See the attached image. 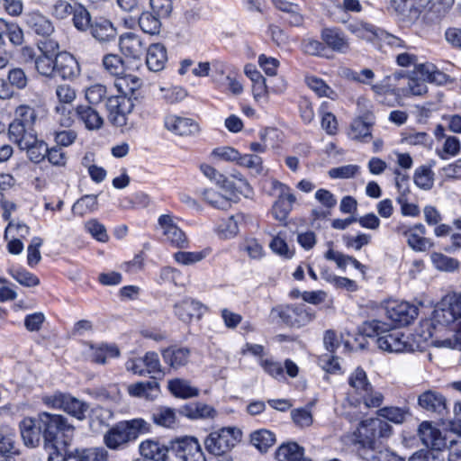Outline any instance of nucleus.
Masks as SVG:
<instances>
[{
  "label": "nucleus",
  "mask_w": 461,
  "mask_h": 461,
  "mask_svg": "<svg viewBox=\"0 0 461 461\" xmlns=\"http://www.w3.org/2000/svg\"><path fill=\"white\" fill-rule=\"evenodd\" d=\"M363 332L367 337H377V346L389 353L422 351L432 340L431 323L426 321L410 336L397 330H390L389 325L378 321H366Z\"/></svg>",
  "instance_id": "f257e3e1"
},
{
  "label": "nucleus",
  "mask_w": 461,
  "mask_h": 461,
  "mask_svg": "<svg viewBox=\"0 0 461 461\" xmlns=\"http://www.w3.org/2000/svg\"><path fill=\"white\" fill-rule=\"evenodd\" d=\"M393 432L392 426L379 418L362 420L357 429L348 437L358 456L366 460L376 458L382 451H389L382 447V440L388 438Z\"/></svg>",
  "instance_id": "f03ea898"
},
{
  "label": "nucleus",
  "mask_w": 461,
  "mask_h": 461,
  "mask_svg": "<svg viewBox=\"0 0 461 461\" xmlns=\"http://www.w3.org/2000/svg\"><path fill=\"white\" fill-rule=\"evenodd\" d=\"M37 419L42 430L44 447L52 448L57 455L61 454L73 437L74 426L61 414L42 411L37 414Z\"/></svg>",
  "instance_id": "7ed1b4c3"
},
{
  "label": "nucleus",
  "mask_w": 461,
  "mask_h": 461,
  "mask_svg": "<svg viewBox=\"0 0 461 461\" xmlns=\"http://www.w3.org/2000/svg\"><path fill=\"white\" fill-rule=\"evenodd\" d=\"M151 425L141 418L122 420L104 434V443L111 450L125 449L140 435L150 432Z\"/></svg>",
  "instance_id": "20e7f679"
},
{
  "label": "nucleus",
  "mask_w": 461,
  "mask_h": 461,
  "mask_svg": "<svg viewBox=\"0 0 461 461\" xmlns=\"http://www.w3.org/2000/svg\"><path fill=\"white\" fill-rule=\"evenodd\" d=\"M348 383L350 388L348 401L351 405L357 406L361 402L366 408H378L382 405L383 393L374 388L363 368H356L349 375Z\"/></svg>",
  "instance_id": "39448f33"
},
{
  "label": "nucleus",
  "mask_w": 461,
  "mask_h": 461,
  "mask_svg": "<svg viewBox=\"0 0 461 461\" xmlns=\"http://www.w3.org/2000/svg\"><path fill=\"white\" fill-rule=\"evenodd\" d=\"M242 438V431L236 427H226L211 432L204 440L205 449L212 455L229 453Z\"/></svg>",
  "instance_id": "423d86ee"
},
{
  "label": "nucleus",
  "mask_w": 461,
  "mask_h": 461,
  "mask_svg": "<svg viewBox=\"0 0 461 461\" xmlns=\"http://www.w3.org/2000/svg\"><path fill=\"white\" fill-rule=\"evenodd\" d=\"M42 402L48 407L62 410L78 420L86 419L89 405L70 393L55 392L52 394L45 395Z\"/></svg>",
  "instance_id": "0eeeda50"
},
{
  "label": "nucleus",
  "mask_w": 461,
  "mask_h": 461,
  "mask_svg": "<svg viewBox=\"0 0 461 461\" xmlns=\"http://www.w3.org/2000/svg\"><path fill=\"white\" fill-rule=\"evenodd\" d=\"M170 452L181 461H206L196 438L184 436L170 440Z\"/></svg>",
  "instance_id": "6e6552de"
},
{
  "label": "nucleus",
  "mask_w": 461,
  "mask_h": 461,
  "mask_svg": "<svg viewBox=\"0 0 461 461\" xmlns=\"http://www.w3.org/2000/svg\"><path fill=\"white\" fill-rule=\"evenodd\" d=\"M134 107V103L124 95H113L107 98L106 108L110 122L116 127L127 124V116Z\"/></svg>",
  "instance_id": "1a4fd4ad"
},
{
  "label": "nucleus",
  "mask_w": 461,
  "mask_h": 461,
  "mask_svg": "<svg viewBox=\"0 0 461 461\" xmlns=\"http://www.w3.org/2000/svg\"><path fill=\"white\" fill-rule=\"evenodd\" d=\"M271 194L278 196L274 203L271 214L283 226L288 225V188L277 180L271 181Z\"/></svg>",
  "instance_id": "9d476101"
},
{
  "label": "nucleus",
  "mask_w": 461,
  "mask_h": 461,
  "mask_svg": "<svg viewBox=\"0 0 461 461\" xmlns=\"http://www.w3.org/2000/svg\"><path fill=\"white\" fill-rule=\"evenodd\" d=\"M418 312V307L408 302L393 301L386 306L387 317L401 326L411 323L417 318Z\"/></svg>",
  "instance_id": "9b49d317"
},
{
  "label": "nucleus",
  "mask_w": 461,
  "mask_h": 461,
  "mask_svg": "<svg viewBox=\"0 0 461 461\" xmlns=\"http://www.w3.org/2000/svg\"><path fill=\"white\" fill-rule=\"evenodd\" d=\"M61 460L57 461H107L108 453L104 447L75 448L68 449L66 447L61 454ZM48 461H54L50 456Z\"/></svg>",
  "instance_id": "f8f14e48"
},
{
  "label": "nucleus",
  "mask_w": 461,
  "mask_h": 461,
  "mask_svg": "<svg viewBox=\"0 0 461 461\" xmlns=\"http://www.w3.org/2000/svg\"><path fill=\"white\" fill-rule=\"evenodd\" d=\"M418 435L424 446L434 450H443L447 446V435L434 427L429 421H423L418 429Z\"/></svg>",
  "instance_id": "ddd939ff"
},
{
  "label": "nucleus",
  "mask_w": 461,
  "mask_h": 461,
  "mask_svg": "<svg viewBox=\"0 0 461 461\" xmlns=\"http://www.w3.org/2000/svg\"><path fill=\"white\" fill-rule=\"evenodd\" d=\"M80 74V67L76 58L67 51L55 55V77L64 80H72Z\"/></svg>",
  "instance_id": "4468645a"
},
{
  "label": "nucleus",
  "mask_w": 461,
  "mask_h": 461,
  "mask_svg": "<svg viewBox=\"0 0 461 461\" xmlns=\"http://www.w3.org/2000/svg\"><path fill=\"white\" fill-rule=\"evenodd\" d=\"M158 221L167 242L176 248L184 249L187 247L188 240L185 232L176 225L170 215L162 214Z\"/></svg>",
  "instance_id": "2eb2a0df"
},
{
  "label": "nucleus",
  "mask_w": 461,
  "mask_h": 461,
  "mask_svg": "<svg viewBox=\"0 0 461 461\" xmlns=\"http://www.w3.org/2000/svg\"><path fill=\"white\" fill-rule=\"evenodd\" d=\"M321 39L326 48L328 47L335 52L346 53L349 50L348 38L340 28H323L321 32Z\"/></svg>",
  "instance_id": "dca6fc26"
},
{
  "label": "nucleus",
  "mask_w": 461,
  "mask_h": 461,
  "mask_svg": "<svg viewBox=\"0 0 461 461\" xmlns=\"http://www.w3.org/2000/svg\"><path fill=\"white\" fill-rule=\"evenodd\" d=\"M164 126L167 131L180 136L194 135L200 131L199 125L194 120L175 114L165 117Z\"/></svg>",
  "instance_id": "f3484780"
},
{
  "label": "nucleus",
  "mask_w": 461,
  "mask_h": 461,
  "mask_svg": "<svg viewBox=\"0 0 461 461\" xmlns=\"http://www.w3.org/2000/svg\"><path fill=\"white\" fill-rule=\"evenodd\" d=\"M21 437L25 446L35 447L43 441V434L37 416L25 417L19 423Z\"/></svg>",
  "instance_id": "a211bd4d"
},
{
  "label": "nucleus",
  "mask_w": 461,
  "mask_h": 461,
  "mask_svg": "<svg viewBox=\"0 0 461 461\" xmlns=\"http://www.w3.org/2000/svg\"><path fill=\"white\" fill-rule=\"evenodd\" d=\"M23 20L28 29L39 36L49 37L54 32L52 22L38 11L24 14Z\"/></svg>",
  "instance_id": "6ab92c4d"
},
{
  "label": "nucleus",
  "mask_w": 461,
  "mask_h": 461,
  "mask_svg": "<svg viewBox=\"0 0 461 461\" xmlns=\"http://www.w3.org/2000/svg\"><path fill=\"white\" fill-rule=\"evenodd\" d=\"M161 356L165 364L177 370L185 366L191 357V350L187 347L172 345L161 350Z\"/></svg>",
  "instance_id": "aec40b11"
},
{
  "label": "nucleus",
  "mask_w": 461,
  "mask_h": 461,
  "mask_svg": "<svg viewBox=\"0 0 461 461\" xmlns=\"http://www.w3.org/2000/svg\"><path fill=\"white\" fill-rule=\"evenodd\" d=\"M204 310L201 303L192 299H185L174 306L175 315L185 323H189L194 318L200 320Z\"/></svg>",
  "instance_id": "412c9836"
},
{
  "label": "nucleus",
  "mask_w": 461,
  "mask_h": 461,
  "mask_svg": "<svg viewBox=\"0 0 461 461\" xmlns=\"http://www.w3.org/2000/svg\"><path fill=\"white\" fill-rule=\"evenodd\" d=\"M143 459L151 461H169L170 443L167 446L158 440L146 439L139 446Z\"/></svg>",
  "instance_id": "4be33fe9"
},
{
  "label": "nucleus",
  "mask_w": 461,
  "mask_h": 461,
  "mask_svg": "<svg viewBox=\"0 0 461 461\" xmlns=\"http://www.w3.org/2000/svg\"><path fill=\"white\" fill-rule=\"evenodd\" d=\"M419 405L427 411L443 414L447 409V401L442 393L434 390H428L418 397Z\"/></svg>",
  "instance_id": "5701e85b"
},
{
  "label": "nucleus",
  "mask_w": 461,
  "mask_h": 461,
  "mask_svg": "<svg viewBox=\"0 0 461 461\" xmlns=\"http://www.w3.org/2000/svg\"><path fill=\"white\" fill-rule=\"evenodd\" d=\"M114 85L120 93L119 95H124L133 103L140 97V87L141 81L136 76L125 73L119 78H116Z\"/></svg>",
  "instance_id": "b1692460"
},
{
  "label": "nucleus",
  "mask_w": 461,
  "mask_h": 461,
  "mask_svg": "<svg viewBox=\"0 0 461 461\" xmlns=\"http://www.w3.org/2000/svg\"><path fill=\"white\" fill-rule=\"evenodd\" d=\"M119 46L123 55L134 59H139L146 50L140 37L132 32L122 35L120 37Z\"/></svg>",
  "instance_id": "393cba45"
},
{
  "label": "nucleus",
  "mask_w": 461,
  "mask_h": 461,
  "mask_svg": "<svg viewBox=\"0 0 461 461\" xmlns=\"http://www.w3.org/2000/svg\"><path fill=\"white\" fill-rule=\"evenodd\" d=\"M145 50L148 68L154 72L161 71L167 60L166 47L162 43H152Z\"/></svg>",
  "instance_id": "a878e982"
},
{
  "label": "nucleus",
  "mask_w": 461,
  "mask_h": 461,
  "mask_svg": "<svg viewBox=\"0 0 461 461\" xmlns=\"http://www.w3.org/2000/svg\"><path fill=\"white\" fill-rule=\"evenodd\" d=\"M347 29L357 38L369 41L375 46L382 30L372 23L360 20L349 23Z\"/></svg>",
  "instance_id": "bb28decb"
},
{
  "label": "nucleus",
  "mask_w": 461,
  "mask_h": 461,
  "mask_svg": "<svg viewBox=\"0 0 461 461\" xmlns=\"http://www.w3.org/2000/svg\"><path fill=\"white\" fill-rule=\"evenodd\" d=\"M120 356V350L115 344L100 343L90 345V360L93 363L104 365L108 358H116Z\"/></svg>",
  "instance_id": "cd10ccee"
},
{
  "label": "nucleus",
  "mask_w": 461,
  "mask_h": 461,
  "mask_svg": "<svg viewBox=\"0 0 461 461\" xmlns=\"http://www.w3.org/2000/svg\"><path fill=\"white\" fill-rule=\"evenodd\" d=\"M75 114L87 130H98L104 124V120L99 113L90 105H77Z\"/></svg>",
  "instance_id": "c85d7f7f"
},
{
  "label": "nucleus",
  "mask_w": 461,
  "mask_h": 461,
  "mask_svg": "<svg viewBox=\"0 0 461 461\" xmlns=\"http://www.w3.org/2000/svg\"><path fill=\"white\" fill-rule=\"evenodd\" d=\"M373 124V116L368 113L353 120L349 130L350 138L353 140L368 141V139L371 138V128Z\"/></svg>",
  "instance_id": "c756f323"
},
{
  "label": "nucleus",
  "mask_w": 461,
  "mask_h": 461,
  "mask_svg": "<svg viewBox=\"0 0 461 461\" xmlns=\"http://www.w3.org/2000/svg\"><path fill=\"white\" fill-rule=\"evenodd\" d=\"M15 447V434L7 427L0 429V456L3 461H15L14 456L19 455Z\"/></svg>",
  "instance_id": "7c9ffc66"
},
{
  "label": "nucleus",
  "mask_w": 461,
  "mask_h": 461,
  "mask_svg": "<svg viewBox=\"0 0 461 461\" xmlns=\"http://www.w3.org/2000/svg\"><path fill=\"white\" fill-rule=\"evenodd\" d=\"M20 149L26 150L28 158L36 164L44 160L49 151L47 143L39 140L36 133L33 136H29V140L23 142V146Z\"/></svg>",
  "instance_id": "2f4dec72"
},
{
  "label": "nucleus",
  "mask_w": 461,
  "mask_h": 461,
  "mask_svg": "<svg viewBox=\"0 0 461 461\" xmlns=\"http://www.w3.org/2000/svg\"><path fill=\"white\" fill-rule=\"evenodd\" d=\"M177 414L190 420L213 417L215 410L210 405L201 402L186 403L176 410Z\"/></svg>",
  "instance_id": "473e14b6"
},
{
  "label": "nucleus",
  "mask_w": 461,
  "mask_h": 461,
  "mask_svg": "<svg viewBox=\"0 0 461 461\" xmlns=\"http://www.w3.org/2000/svg\"><path fill=\"white\" fill-rule=\"evenodd\" d=\"M88 31L100 42L110 41L116 36V30L113 23L104 18H95Z\"/></svg>",
  "instance_id": "72a5a7b5"
},
{
  "label": "nucleus",
  "mask_w": 461,
  "mask_h": 461,
  "mask_svg": "<svg viewBox=\"0 0 461 461\" xmlns=\"http://www.w3.org/2000/svg\"><path fill=\"white\" fill-rule=\"evenodd\" d=\"M249 442L260 453H267L276 442V437L270 430L260 429L250 433Z\"/></svg>",
  "instance_id": "f704fd0d"
},
{
  "label": "nucleus",
  "mask_w": 461,
  "mask_h": 461,
  "mask_svg": "<svg viewBox=\"0 0 461 461\" xmlns=\"http://www.w3.org/2000/svg\"><path fill=\"white\" fill-rule=\"evenodd\" d=\"M128 392L134 397L153 400L159 392V384L156 381L139 382L129 385Z\"/></svg>",
  "instance_id": "c9c22d12"
},
{
  "label": "nucleus",
  "mask_w": 461,
  "mask_h": 461,
  "mask_svg": "<svg viewBox=\"0 0 461 461\" xmlns=\"http://www.w3.org/2000/svg\"><path fill=\"white\" fill-rule=\"evenodd\" d=\"M41 54L37 56L34 61L37 72L49 78L55 77V55L50 54L49 50H43L40 48Z\"/></svg>",
  "instance_id": "e433bc0d"
},
{
  "label": "nucleus",
  "mask_w": 461,
  "mask_h": 461,
  "mask_svg": "<svg viewBox=\"0 0 461 461\" xmlns=\"http://www.w3.org/2000/svg\"><path fill=\"white\" fill-rule=\"evenodd\" d=\"M315 401H311L304 407L295 408L290 411V416L294 424L300 428H309L313 423L312 408Z\"/></svg>",
  "instance_id": "4c0bfd02"
},
{
  "label": "nucleus",
  "mask_w": 461,
  "mask_h": 461,
  "mask_svg": "<svg viewBox=\"0 0 461 461\" xmlns=\"http://www.w3.org/2000/svg\"><path fill=\"white\" fill-rule=\"evenodd\" d=\"M169 392L177 398L187 399L199 394V390L190 385L186 380L175 378L168 382Z\"/></svg>",
  "instance_id": "58836bf2"
},
{
  "label": "nucleus",
  "mask_w": 461,
  "mask_h": 461,
  "mask_svg": "<svg viewBox=\"0 0 461 461\" xmlns=\"http://www.w3.org/2000/svg\"><path fill=\"white\" fill-rule=\"evenodd\" d=\"M244 215L242 213H237L222 219L217 225V231L219 235L223 239H230L234 237L239 232V224L243 221Z\"/></svg>",
  "instance_id": "ea45409f"
},
{
  "label": "nucleus",
  "mask_w": 461,
  "mask_h": 461,
  "mask_svg": "<svg viewBox=\"0 0 461 461\" xmlns=\"http://www.w3.org/2000/svg\"><path fill=\"white\" fill-rule=\"evenodd\" d=\"M435 174L430 167L422 165L418 167L413 173V182L417 187L424 191L430 190L434 185Z\"/></svg>",
  "instance_id": "a19ab883"
},
{
  "label": "nucleus",
  "mask_w": 461,
  "mask_h": 461,
  "mask_svg": "<svg viewBox=\"0 0 461 461\" xmlns=\"http://www.w3.org/2000/svg\"><path fill=\"white\" fill-rule=\"evenodd\" d=\"M35 133V131L27 129V127L22 124V122H19L14 119L8 127L9 139L16 143L19 148L23 146V142H27V140H29V136H33Z\"/></svg>",
  "instance_id": "79ce46f5"
},
{
  "label": "nucleus",
  "mask_w": 461,
  "mask_h": 461,
  "mask_svg": "<svg viewBox=\"0 0 461 461\" xmlns=\"http://www.w3.org/2000/svg\"><path fill=\"white\" fill-rule=\"evenodd\" d=\"M72 22L75 28L81 32H88L93 23L89 11L79 3H76L74 7Z\"/></svg>",
  "instance_id": "37998d69"
},
{
  "label": "nucleus",
  "mask_w": 461,
  "mask_h": 461,
  "mask_svg": "<svg viewBox=\"0 0 461 461\" xmlns=\"http://www.w3.org/2000/svg\"><path fill=\"white\" fill-rule=\"evenodd\" d=\"M161 19L151 12H143L139 17V26L147 34L158 35L160 32Z\"/></svg>",
  "instance_id": "c03bdc74"
},
{
  "label": "nucleus",
  "mask_w": 461,
  "mask_h": 461,
  "mask_svg": "<svg viewBox=\"0 0 461 461\" xmlns=\"http://www.w3.org/2000/svg\"><path fill=\"white\" fill-rule=\"evenodd\" d=\"M305 82L318 96L327 97L331 100L338 98V94L321 78L315 76L306 77Z\"/></svg>",
  "instance_id": "a18cd8bd"
},
{
  "label": "nucleus",
  "mask_w": 461,
  "mask_h": 461,
  "mask_svg": "<svg viewBox=\"0 0 461 461\" xmlns=\"http://www.w3.org/2000/svg\"><path fill=\"white\" fill-rule=\"evenodd\" d=\"M38 119L37 111L28 105V104H21L15 108L14 111V120L19 122H22L27 129L31 131H34L33 127Z\"/></svg>",
  "instance_id": "49530a36"
},
{
  "label": "nucleus",
  "mask_w": 461,
  "mask_h": 461,
  "mask_svg": "<svg viewBox=\"0 0 461 461\" xmlns=\"http://www.w3.org/2000/svg\"><path fill=\"white\" fill-rule=\"evenodd\" d=\"M0 30L4 31V35H6L14 46H21L23 43V31L17 23L0 18Z\"/></svg>",
  "instance_id": "de8ad7c7"
},
{
  "label": "nucleus",
  "mask_w": 461,
  "mask_h": 461,
  "mask_svg": "<svg viewBox=\"0 0 461 461\" xmlns=\"http://www.w3.org/2000/svg\"><path fill=\"white\" fill-rule=\"evenodd\" d=\"M375 46L384 52L387 51L386 48L396 50L406 47L404 41L383 29L380 32Z\"/></svg>",
  "instance_id": "09e8293b"
},
{
  "label": "nucleus",
  "mask_w": 461,
  "mask_h": 461,
  "mask_svg": "<svg viewBox=\"0 0 461 461\" xmlns=\"http://www.w3.org/2000/svg\"><path fill=\"white\" fill-rule=\"evenodd\" d=\"M7 273L25 287H34L40 285L38 276L24 268L12 267L7 269Z\"/></svg>",
  "instance_id": "8fccbe9b"
},
{
  "label": "nucleus",
  "mask_w": 461,
  "mask_h": 461,
  "mask_svg": "<svg viewBox=\"0 0 461 461\" xmlns=\"http://www.w3.org/2000/svg\"><path fill=\"white\" fill-rule=\"evenodd\" d=\"M176 410L160 407L152 413V420L158 426L172 428L176 423Z\"/></svg>",
  "instance_id": "3c124183"
},
{
  "label": "nucleus",
  "mask_w": 461,
  "mask_h": 461,
  "mask_svg": "<svg viewBox=\"0 0 461 461\" xmlns=\"http://www.w3.org/2000/svg\"><path fill=\"white\" fill-rule=\"evenodd\" d=\"M98 195L86 194L79 198L72 206V212L79 216L95 212L98 208Z\"/></svg>",
  "instance_id": "603ef678"
},
{
  "label": "nucleus",
  "mask_w": 461,
  "mask_h": 461,
  "mask_svg": "<svg viewBox=\"0 0 461 461\" xmlns=\"http://www.w3.org/2000/svg\"><path fill=\"white\" fill-rule=\"evenodd\" d=\"M433 266L439 271L454 272L458 270L460 263L457 259L442 253L433 252L430 255Z\"/></svg>",
  "instance_id": "864d4df0"
},
{
  "label": "nucleus",
  "mask_w": 461,
  "mask_h": 461,
  "mask_svg": "<svg viewBox=\"0 0 461 461\" xmlns=\"http://www.w3.org/2000/svg\"><path fill=\"white\" fill-rule=\"evenodd\" d=\"M239 184H235L231 181H230L224 175L219 176L217 178L216 184L221 185L223 189H225L228 192H230L231 194H235L236 192H239L240 194L242 193H250L251 188L248 181L243 178L240 175L239 176H236Z\"/></svg>",
  "instance_id": "5fc2aeb1"
},
{
  "label": "nucleus",
  "mask_w": 461,
  "mask_h": 461,
  "mask_svg": "<svg viewBox=\"0 0 461 461\" xmlns=\"http://www.w3.org/2000/svg\"><path fill=\"white\" fill-rule=\"evenodd\" d=\"M201 194L206 203L216 209L228 210L231 205V198H228L213 189H204Z\"/></svg>",
  "instance_id": "6e6d98bb"
},
{
  "label": "nucleus",
  "mask_w": 461,
  "mask_h": 461,
  "mask_svg": "<svg viewBox=\"0 0 461 461\" xmlns=\"http://www.w3.org/2000/svg\"><path fill=\"white\" fill-rule=\"evenodd\" d=\"M103 65L111 75L117 78L125 74V63L119 55H105L103 59Z\"/></svg>",
  "instance_id": "4d7b16f0"
},
{
  "label": "nucleus",
  "mask_w": 461,
  "mask_h": 461,
  "mask_svg": "<svg viewBox=\"0 0 461 461\" xmlns=\"http://www.w3.org/2000/svg\"><path fill=\"white\" fill-rule=\"evenodd\" d=\"M402 234L407 238V243L415 251L423 252L433 246L429 239L419 235L411 230H405Z\"/></svg>",
  "instance_id": "13d9d810"
},
{
  "label": "nucleus",
  "mask_w": 461,
  "mask_h": 461,
  "mask_svg": "<svg viewBox=\"0 0 461 461\" xmlns=\"http://www.w3.org/2000/svg\"><path fill=\"white\" fill-rule=\"evenodd\" d=\"M378 415L396 424L402 423L409 414L407 409L399 407H384L378 410Z\"/></svg>",
  "instance_id": "bf43d9fd"
},
{
  "label": "nucleus",
  "mask_w": 461,
  "mask_h": 461,
  "mask_svg": "<svg viewBox=\"0 0 461 461\" xmlns=\"http://www.w3.org/2000/svg\"><path fill=\"white\" fill-rule=\"evenodd\" d=\"M85 229L97 241L107 242L109 240L105 226L96 219L87 221Z\"/></svg>",
  "instance_id": "052dcab7"
},
{
  "label": "nucleus",
  "mask_w": 461,
  "mask_h": 461,
  "mask_svg": "<svg viewBox=\"0 0 461 461\" xmlns=\"http://www.w3.org/2000/svg\"><path fill=\"white\" fill-rule=\"evenodd\" d=\"M142 361L146 374L164 375L158 353L154 351L147 352L142 357Z\"/></svg>",
  "instance_id": "680f3d73"
},
{
  "label": "nucleus",
  "mask_w": 461,
  "mask_h": 461,
  "mask_svg": "<svg viewBox=\"0 0 461 461\" xmlns=\"http://www.w3.org/2000/svg\"><path fill=\"white\" fill-rule=\"evenodd\" d=\"M241 249L254 260L261 259L266 254L262 244L256 239H247L241 245Z\"/></svg>",
  "instance_id": "e2e57ef3"
},
{
  "label": "nucleus",
  "mask_w": 461,
  "mask_h": 461,
  "mask_svg": "<svg viewBox=\"0 0 461 461\" xmlns=\"http://www.w3.org/2000/svg\"><path fill=\"white\" fill-rule=\"evenodd\" d=\"M237 162L240 166L246 167L253 170L257 175L262 174L264 169L261 158L255 154H240V158H238Z\"/></svg>",
  "instance_id": "0e129e2a"
},
{
  "label": "nucleus",
  "mask_w": 461,
  "mask_h": 461,
  "mask_svg": "<svg viewBox=\"0 0 461 461\" xmlns=\"http://www.w3.org/2000/svg\"><path fill=\"white\" fill-rule=\"evenodd\" d=\"M43 240L40 237H33L31 244L27 248V263L31 267H35L41 259L40 248Z\"/></svg>",
  "instance_id": "69168bd1"
},
{
  "label": "nucleus",
  "mask_w": 461,
  "mask_h": 461,
  "mask_svg": "<svg viewBox=\"0 0 461 461\" xmlns=\"http://www.w3.org/2000/svg\"><path fill=\"white\" fill-rule=\"evenodd\" d=\"M76 3L71 4L67 0H58L51 7V14L59 20H64L72 15Z\"/></svg>",
  "instance_id": "338daca9"
},
{
  "label": "nucleus",
  "mask_w": 461,
  "mask_h": 461,
  "mask_svg": "<svg viewBox=\"0 0 461 461\" xmlns=\"http://www.w3.org/2000/svg\"><path fill=\"white\" fill-rule=\"evenodd\" d=\"M7 79L11 86L18 90L24 89L28 85V78L25 72L20 68H14L9 70Z\"/></svg>",
  "instance_id": "774afa93"
}]
</instances>
